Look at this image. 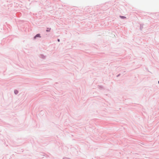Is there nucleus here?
<instances>
[{"mask_svg":"<svg viewBox=\"0 0 159 159\" xmlns=\"http://www.w3.org/2000/svg\"><path fill=\"white\" fill-rule=\"evenodd\" d=\"M158 83L159 84V81H158Z\"/></svg>","mask_w":159,"mask_h":159,"instance_id":"obj_6","label":"nucleus"},{"mask_svg":"<svg viewBox=\"0 0 159 159\" xmlns=\"http://www.w3.org/2000/svg\"><path fill=\"white\" fill-rule=\"evenodd\" d=\"M40 37V34H37L34 37V39H35L36 38V37Z\"/></svg>","mask_w":159,"mask_h":159,"instance_id":"obj_1","label":"nucleus"},{"mask_svg":"<svg viewBox=\"0 0 159 159\" xmlns=\"http://www.w3.org/2000/svg\"><path fill=\"white\" fill-rule=\"evenodd\" d=\"M14 93L16 94L18 93V91L17 90H15L14 91Z\"/></svg>","mask_w":159,"mask_h":159,"instance_id":"obj_3","label":"nucleus"},{"mask_svg":"<svg viewBox=\"0 0 159 159\" xmlns=\"http://www.w3.org/2000/svg\"><path fill=\"white\" fill-rule=\"evenodd\" d=\"M120 17L122 18H125L126 17L124 16H120Z\"/></svg>","mask_w":159,"mask_h":159,"instance_id":"obj_4","label":"nucleus"},{"mask_svg":"<svg viewBox=\"0 0 159 159\" xmlns=\"http://www.w3.org/2000/svg\"><path fill=\"white\" fill-rule=\"evenodd\" d=\"M51 28H48L46 30L47 32H49L50 31Z\"/></svg>","mask_w":159,"mask_h":159,"instance_id":"obj_2","label":"nucleus"},{"mask_svg":"<svg viewBox=\"0 0 159 159\" xmlns=\"http://www.w3.org/2000/svg\"><path fill=\"white\" fill-rule=\"evenodd\" d=\"M57 40H58V42H59V41H60V39H58Z\"/></svg>","mask_w":159,"mask_h":159,"instance_id":"obj_5","label":"nucleus"}]
</instances>
